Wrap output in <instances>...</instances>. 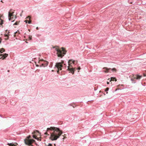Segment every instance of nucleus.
<instances>
[{
  "mask_svg": "<svg viewBox=\"0 0 146 146\" xmlns=\"http://www.w3.org/2000/svg\"><path fill=\"white\" fill-rule=\"evenodd\" d=\"M49 131H52L50 133V139L52 141L56 140L62 133V132L60 130L59 128L54 127H51L47 128L46 132L44 133V134L49 135V134L48 133V132Z\"/></svg>",
  "mask_w": 146,
  "mask_h": 146,
  "instance_id": "obj_1",
  "label": "nucleus"
},
{
  "mask_svg": "<svg viewBox=\"0 0 146 146\" xmlns=\"http://www.w3.org/2000/svg\"><path fill=\"white\" fill-rule=\"evenodd\" d=\"M56 50L57 52V54L58 56L61 58H62L66 54V52L65 48L63 47H62L60 49L59 48H56Z\"/></svg>",
  "mask_w": 146,
  "mask_h": 146,
  "instance_id": "obj_2",
  "label": "nucleus"
},
{
  "mask_svg": "<svg viewBox=\"0 0 146 146\" xmlns=\"http://www.w3.org/2000/svg\"><path fill=\"white\" fill-rule=\"evenodd\" d=\"M14 13V11H12V9H10L8 12V18L9 20L10 21L16 18V15L13 14Z\"/></svg>",
  "mask_w": 146,
  "mask_h": 146,
  "instance_id": "obj_3",
  "label": "nucleus"
},
{
  "mask_svg": "<svg viewBox=\"0 0 146 146\" xmlns=\"http://www.w3.org/2000/svg\"><path fill=\"white\" fill-rule=\"evenodd\" d=\"M31 137L30 135L27 136L26 139H25V143L27 145H30L33 142L35 141V140L33 139H30V138Z\"/></svg>",
  "mask_w": 146,
  "mask_h": 146,
  "instance_id": "obj_4",
  "label": "nucleus"
},
{
  "mask_svg": "<svg viewBox=\"0 0 146 146\" xmlns=\"http://www.w3.org/2000/svg\"><path fill=\"white\" fill-rule=\"evenodd\" d=\"M72 60H69L68 62V64L69 66L68 67V71H70V72L72 73V74H74V72L75 70L74 68H70V66H72L71 65V64L72 63Z\"/></svg>",
  "mask_w": 146,
  "mask_h": 146,
  "instance_id": "obj_5",
  "label": "nucleus"
},
{
  "mask_svg": "<svg viewBox=\"0 0 146 146\" xmlns=\"http://www.w3.org/2000/svg\"><path fill=\"white\" fill-rule=\"evenodd\" d=\"M64 63V61H62L61 62L57 63L56 64L55 66L57 67L58 69V70L57 71V72L58 73L59 71V70H62V64Z\"/></svg>",
  "mask_w": 146,
  "mask_h": 146,
  "instance_id": "obj_6",
  "label": "nucleus"
},
{
  "mask_svg": "<svg viewBox=\"0 0 146 146\" xmlns=\"http://www.w3.org/2000/svg\"><path fill=\"white\" fill-rule=\"evenodd\" d=\"M132 77V78L131 79V80H132L133 79L139 80L142 77V76H140L138 75L133 74Z\"/></svg>",
  "mask_w": 146,
  "mask_h": 146,
  "instance_id": "obj_7",
  "label": "nucleus"
},
{
  "mask_svg": "<svg viewBox=\"0 0 146 146\" xmlns=\"http://www.w3.org/2000/svg\"><path fill=\"white\" fill-rule=\"evenodd\" d=\"M8 56V54H7L5 53L4 54H1L0 55V58L2 59H4L5 58Z\"/></svg>",
  "mask_w": 146,
  "mask_h": 146,
  "instance_id": "obj_8",
  "label": "nucleus"
},
{
  "mask_svg": "<svg viewBox=\"0 0 146 146\" xmlns=\"http://www.w3.org/2000/svg\"><path fill=\"white\" fill-rule=\"evenodd\" d=\"M104 69H105V70H104V72L105 73H108L109 72H111L110 71V70H111V68H108L107 67H104L103 68Z\"/></svg>",
  "mask_w": 146,
  "mask_h": 146,
  "instance_id": "obj_9",
  "label": "nucleus"
},
{
  "mask_svg": "<svg viewBox=\"0 0 146 146\" xmlns=\"http://www.w3.org/2000/svg\"><path fill=\"white\" fill-rule=\"evenodd\" d=\"M44 62L41 64V65L40 66H44L45 67L47 66L48 64V62L46 61Z\"/></svg>",
  "mask_w": 146,
  "mask_h": 146,
  "instance_id": "obj_10",
  "label": "nucleus"
},
{
  "mask_svg": "<svg viewBox=\"0 0 146 146\" xmlns=\"http://www.w3.org/2000/svg\"><path fill=\"white\" fill-rule=\"evenodd\" d=\"M36 132H37V133H39L38 131H34L32 133V134H33V137L35 139H37V136L36 135L37 134H36Z\"/></svg>",
  "mask_w": 146,
  "mask_h": 146,
  "instance_id": "obj_11",
  "label": "nucleus"
},
{
  "mask_svg": "<svg viewBox=\"0 0 146 146\" xmlns=\"http://www.w3.org/2000/svg\"><path fill=\"white\" fill-rule=\"evenodd\" d=\"M108 80H109V82H111L112 81H114L115 80V81H116L117 80L114 77H111V78L110 80V79H108Z\"/></svg>",
  "mask_w": 146,
  "mask_h": 146,
  "instance_id": "obj_12",
  "label": "nucleus"
},
{
  "mask_svg": "<svg viewBox=\"0 0 146 146\" xmlns=\"http://www.w3.org/2000/svg\"><path fill=\"white\" fill-rule=\"evenodd\" d=\"M19 34V31H17L15 33L14 36H18V35Z\"/></svg>",
  "mask_w": 146,
  "mask_h": 146,
  "instance_id": "obj_13",
  "label": "nucleus"
},
{
  "mask_svg": "<svg viewBox=\"0 0 146 146\" xmlns=\"http://www.w3.org/2000/svg\"><path fill=\"white\" fill-rule=\"evenodd\" d=\"M5 49L3 48H1L0 49V53H2L3 52L5 51Z\"/></svg>",
  "mask_w": 146,
  "mask_h": 146,
  "instance_id": "obj_14",
  "label": "nucleus"
},
{
  "mask_svg": "<svg viewBox=\"0 0 146 146\" xmlns=\"http://www.w3.org/2000/svg\"><path fill=\"white\" fill-rule=\"evenodd\" d=\"M7 145L10 146H16V145L13 143H8Z\"/></svg>",
  "mask_w": 146,
  "mask_h": 146,
  "instance_id": "obj_15",
  "label": "nucleus"
},
{
  "mask_svg": "<svg viewBox=\"0 0 146 146\" xmlns=\"http://www.w3.org/2000/svg\"><path fill=\"white\" fill-rule=\"evenodd\" d=\"M111 70L113 72H116L117 71V70L115 68H113L112 69H111Z\"/></svg>",
  "mask_w": 146,
  "mask_h": 146,
  "instance_id": "obj_16",
  "label": "nucleus"
},
{
  "mask_svg": "<svg viewBox=\"0 0 146 146\" xmlns=\"http://www.w3.org/2000/svg\"><path fill=\"white\" fill-rule=\"evenodd\" d=\"M19 22L17 21L16 23H15L14 24V25H17L19 24Z\"/></svg>",
  "mask_w": 146,
  "mask_h": 146,
  "instance_id": "obj_17",
  "label": "nucleus"
},
{
  "mask_svg": "<svg viewBox=\"0 0 146 146\" xmlns=\"http://www.w3.org/2000/svg\"><path fill=\"white\" fill-rule=\"evenodd\" d=\"M29 39L30 40H31V39H32V36H29Z\"/></svg>",
  "mask_w": 146,
  "mask_h": 146,
  "instance_id": "obj_18",
  "label": "nucleus"
},
{
  "mask_svg": "<svg viewBox=\"0 0 146 146\" xmlns=\"http://www.w3.org/2000/svg\"><path fill=\"white\" fill-rule=\"evenodd\" d=\"M65 135L64 134V135H63V138H62V139H64L65 138H66V136H64Z\"/></svg>",
  "mask_w": 146,
  "mask_h": 146,
  "instance_id": "obj_19",
  "label": "nucleus"
},
{
  "mask_svg": "<svg viewBox=\"0 0 146 146\" xmlns=\"http://www.w3.org/2000/svg\"><path fill=\"white\" fill-rule=\"evenodd\" d=\"M109 89V88H107L106 90H105V91L106 92V91H107Z\"/></svg>",
  "mask_w": 146,
  "mask_h": 146,
  "instance_id": "obj_20",
  "label": "nucleus"
},
{
  "mask_svg": "<svg viewBox=\"0 0 146 146\" xmlns=\"http://www.w3.org/2000/svg\"><path fill=\"white\" fill-rule=\"evenodd\" d=\"M31 20H30L29 21H28V23L29 24H30L31 23Z\"/></svg>",
  "mask_w": 146,
  "mask_h": 146,
  "instance_id": "obj_21",
  "label": "nucleus"
},
{
  "mask_svg": "<svg viewBox=\"0 0 146 146\" xmlns=\"http://www.w3.org/2000/svg\"><path fill=\"white\" fill-rule=\"evenodd\" d=\"M30 18L31 17L29 16L27 17V18H29V19H30Z\"/></svg>",
  "mask_w": 146,
  "mask_h": 146,
  "instance_id": "obj_22",
  "label": "nucleus"
},
{
  "mask_svg": "<svg viewBox=\"0 0 146 146\" xmlns=\"http://www.w3.org/2000/svg\"><path fill=\"white\" fill-rule=\"evenodd\" d=\"M25 22H26V23H27V22L28 23V20H25Z\"/></svg>",
  "mask_w": 146,
  "mask_h": 146,
  "instance_id": "obj_23",
  "label": "nucleus"
},
{
  "mask_svg": "<svg viewBox=\"0 0 146 146\" xmlns=\"http://www.w3.org/2000/svg\"><path fill=\"white\" fill-rule=\"evenodd\" d=\"M75 62V61H73L72 60V63L73 64H74V62Z\"/></svg>",
  "mask_w": 146,
  "mask_h": 146,
  "instance_id": "obj_24",
  "label": "nucleus"
},
{
  "mask_svg": "<svg viewBox=\"0 0 146 146\" xmlns=\"http://www.w3.org/2000/svg\"><path fill=\"white\" fill-rule=\"evenodd\" d=\"M80 69H81V68H80V66H79V67H78V70H80Z\"/></svg>",
  "mask_w": 146,
  "mask_h": 146,
  "instance_id": "obj_25",
  "label": "nucleus"
},
{
  "mask_svg": "<svg viewBox=\"0 0 146 146\" xmlns=\"http://www.w3.org/2000/svg\"><path fill=\"white\" fill-rule=\"evenodd\" d=\"M1 38H0V43H1Z\"/></svg>",
  "mask_w": 146,
  "mask_h": 146,
  "instance_id": "obj_26",
  "label": "nucleus"
},
{
  "mask_svg": "<svg viewBox=\"0 0 146 146\" xmlns=\"http://www.w3.org/2000/svg\"><path fill=\"white\" fill-rule=\"evenodd\" d=\"M107 84H109V82L107 81Z\"/></svg>",
  "mask_w": 146,
  "mask_h": 146,
  "instance_id": "obj_27",
  "label": "nucleus"
},
{
  "mask_svg": "<svg viewBox=\"0 0 146 146\" xmlns=\"http://www.w3.org/2000/svg\"><path fill=\"white\" fill-rule=\"evenodd\" d=\"M5 36H7L8 37V35H5Z\"/></svg>",
  "mask_w": 146,
  "mask_h": 146,
  "instance_id": "obj_28",
  "label": "nucleus"
},
{
  "mask_svg": "<svg viewBox=\"0 0 146 146\" xmlns=\"http://www.w3.org/2000/svg\"><path fill=\"white\" fill-rule=\"evenodd\" d=\"M36 29L37 30H38V27H37L36 28Z\"/></svg>",
  "mask_w": 146,
  "mask_h": 146,
  "instance_id": "obj_29",
  "label": "nucleus"
},
{
  "mask_svg": "<svg viewBox=\"0 0 146 146\" xmlns=\"http://www.w3.org/2000/svg\"><path fill=\"white\" fill-rule=\"evenodd\" d=\"M31 144H31V145H31V146H33V145H32Z\"/></svg>",
  "mask_w": 146,
  "mask_h": 146,
  "instance_id": "obj_30",
  "label": "nucleus"
},
{
  "mask_svg": "<svg viewBox=\"0 0 146 146\" xmlns=\"http://www.w3.org/2000/svg\"><path fill=\"white\" fill-rule=\"evenodd\" d=\"M43 61V60H40V62L41 61Z\"/></svg>",
  "mask_w": 146,
  "mask_h": 146,
  "instance_id": "obj_31",
  "label": "nucleus"
},
{
  "mask_svg": "<svg viewBox=\"0 0 146 146\" xmlns=\"http://www.w3.org/2000/svg\"><path fill=\"white\" fill-rule=\"evenodd\" d=\"M1 2H2V3H3L2 1H1Z\"/></svg>",
  "mask_w": 146,
  "mask_h": 146,
  "instance_id": "obj_32",
  "label": "nucleus"
},
{
  "mask_svg": "<svg viewBox=\"0 0 146 146\" xmlns=\"http://www.w3.org/2000/svg\"><path fill=\"white\" fill-rule=\"evenodd\" d=\"M36 66H38V65H36Z\"/></svg>",
  "mask_w": 146,
  "mask_h": 146,
  "instance_id": "obj_33",
  "label": "nucleus"
},
{
  "mask_svg": "<svg viewBox=\"0 0 146 146\" xmlns=\"http://www.w3.org/2000/svg\"><path fill=\"white\" fill-rule=\"evenodd\" d=\"M8 72H9V70H8Z\"/></svg>",
  "mask_w": 146,
  "mask_h": 146,
  "instance_id": "obj_34",
  "label": "nucleus"
},
{
  "mask_svg": "<svg viewBox=\"0 0 146 146\" xmlns=\"http://www.w3.org/2000/svg\"><path fill=\"white\" fill-rule=\"evenodd\" d=\"M144 76H146V75H145V74H144Z\"/></svg>",
  "mask_w": 146,
  "mask_h": 146,
  "instance_id": "obj_35",
  "label": "nucleus"
},
{
  "mask_svg": "<svg viewBox=\"0 0 146 146\" xmlns=\"http://www.w3.org/2000/svg\"><path fill=\"white\" fill-rule=\"evenodd\" d=\"M106 93H107V94L108 93V92H106Z\"/></svg>",
  "mask_w": 146,
  "mask_h": 146,
  "instance_id": "obj_36",
  "label": "nucleus"
},
{
  "mask_svg": "<svg viewBox=\"0 0 146 146\" xmlns=\"http://www.w3.org/2000/svg\"><path fill=\"white\" fill-rule=\"evenodd\" d=\"M54 145H55V146H55V144H54Z\"/></svg>",
  "mask_w": 146,
  "mask_h": 146,
  "instance_id": "obj_37",
  "label": "nucleus"
}]
</instances>
